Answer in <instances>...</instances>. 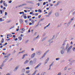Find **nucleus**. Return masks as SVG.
Returning a JSON list of instances; mask_svg holds the SVG:
<instances>
[{
  "label": "nucleus",
  "mask_w": 75,
  "mask_h": 75,
  "mask_svg": "<svg viewBox=\"0 0 75 75\" xmlns=\"http://www.w3.org/2000/svg\"><path fill=\"white\" fill-rule=\"evenodd\" d=\"M18 39L17 38H16L15 39V41H17Z\"/></svg>",
  "instance_id": "4c0bfd02"
},
{
  "label": "nucleus",
  "mask_w": 75,
  "mask_h": 75,
  "mask_svg": "<svg viewBox=\"0 0 75 75\" xmlns=\"http://www.w3.org/2000/svg\"><path fill=\"white\" fill-rule=\"evenodd\" d=\"M37 54H38V55H41V52H40V51H39L37 52Z\"/></svg>",
  "instance_id": "9d476101"
},
{
  "label": "nucleus",
  "mask_w": 75,
  "mask_h": 75,
  "mask_svg": "<svg viewBox=\"0 0 75 75\" xmlns=\"http://www.w3.org/2000/svg\"><path fill=\"white\" fill-rule=\"evenodd\" d=\"M32 24V23H29V25H31Z\"/></svg>",
  "instance_id": "e2e57ef3"
},
{
  "label": "nucleus",
  "mask_w": 75,
  "mask_h": 75,
  "mask_svg": "<svg viewBox=\"0 0 75 75\" xmlns=\"http://www.w3.org/2000/svg\"><path fill=\"white\" fill-rule=\"evenodd\" d=\"M33 61L31 60L30 62V64H33Z\"/></svg>",
  "instance_id": "a211bd4d"
},
{
  "label": "nucleus",
  "mask_w": 75,
  "mask_h": 75,
  "mask_svg": "<svg viewBox=\"0 0 75 75\" xmlns=\"http://www.w3.org/2000/svg\"><path fill=\"white\" fill-rule=\"evenodd\" d=\"M1 43H3L4 42V39L2 38L1 41Z\"/></svg>",
  "instance_id": "1a4fd4ad"
},
{
  "label": "nucleus",
  "mask_w": 75,
  "mask_h": 75,
  "mask_svg": "<svg viewBox=\"0 0 75 75\" xmlns=\"http://www.w3.org/2000/svg\"><path fill=\"white\" fill-rule=\"evenodd\" d=\"M50 25V23H49L48 25H47L45 27L44 29H45V28H46L47 27H48Z\"/></svg>",
  "instance_id": "6e6552de"
},
{
  "label": "nucleus",
  "mask_w": 75,
  "mask_h": 75,
  "mask_svg": "<svg viewBox=\"0 0 75 75\" xmlns=\"http://www.w3.org/2000/svg\"><path fill=\"white\" fill-rule=\"evenodd\" d=\"M35 16H38V13H36L35 14Z\"/></svg>",
  "instance_id": "49530a36"
},
{
  "label": "nucleus",
  "mask_w": 75,
  "mask_h": 75,
  "mask_svg": "<svg viewBox=\"0 0 75 75\" xmlns=\"http://www.w3.org/2000/svg\"><path fill=\"white\" fill-rule=\"evenodd\" d=\"M26 69H30V68H29V67H28L25 68Z\"/></svg>",
  "instance_id": "a878e982"
},
{
  "label": "nucleus",
  "mask_w": 75,
  "mask_h": 75,
  "mask_svg": "<svg viewBox=\"0 0 75 75\" xmlns=\"http://www.w3.org/2000/svg\"><path fill=\"white\" fill-rule=\"evenodd\" d=\"M2 47H3V46H0V48H2Z\"/></svg>",
  "instance_id": "0e129e2a"
},
{
  "label": "nucleus",
  "mask_w": 75,
  "mask_h": 75,
  "mask_svg": "<svg viewBox=\"0 0 75 75\" xmlns=\"http://www.w3.org/2000/svg\"><path fill=\"white\" fill-rule=\"evenodd\" d=\"M48 60H49V58H48L47 59H46V61L47 62H45V64H47V61H48Z\"/></svg>",
  "instance_id": "f3484780"
},
{
  "label": "nucleus",
  "mask_w": 75,
  "mask_h": 75,
  "mask_svg": "<svg viewBox=\"0 0 75 75\" xmlns=\"http://www.w3.org/2000/svg\"><path fill=\"white\" fill-rule=\"evenodd\" d=\"M48 52H49V50H48L47 51H46V52L43 55V56L42 57V58H44V57H45V55H46V54H47V53Z\"/></svg>",
  "instance_id": "f03ea898"
},
{
  "label": "nucleus",
  "mask_w": 75,
  "mask_h": 75,
  "mask_svg": "<svg viewBox=\"0 0 75 75\" xmlns=\"http://www.w3.org/2000/svg\"><path fill=\"white\" fill-rule=\"evenodd\" d=\"M3 4L4 5V6H5V7H7V4L5 3H4Z\"/></svg>",
  "instance_id": "f8f14e48"
},
{
  "label": "nucleus",
  "mask_w": 75,
  "mask_h": 75,
  "mask_svg": "<svg viewBox=\"0 0 75 75\" xmlns=\"http://www.w3.org/2000/svg\"><path fill=\"white\" fill-rule=\"evenodd\" d=\"M5 45H7V42H6L5 43Z\"/></svg>",
  "instance_id": "603ef678"
},
{
  "label": "nucleus",
  "mask_w": 75,
  "mask_h": 75,
  "mask_svg": "<svg viewBox=\"0 0 75 75\" xmlns=\"http://www.w3.org/2000/svg\"><path fill=\"white\" fill-rule=\"evenodd\" d=\"M72 50H73V51H75V47H74L73 48Z\"/></svg>",
  "instance_id": "bb28decb"
},
{
  "label": "nucleus",
  "mask_w": 75,
  "mask_h": 75,
  "mask_svg": "<svg viewBox=\"0 0 75 75\" xmlns=\"http://www.w3.org/2000/svg\"><path fill=\"white\" fill-rule=\"evenodd\" d=\"M11 2H12V1L11 0H10V1H8V3H11Z\"/></svg>",
  "instance_id": "7c9ffc66"
},
{
  "label": "nucleus",
  "mask_w": 75,
  "mask_h": 75,
  "mask_svg": "<svg viewBox=\"0 0 75 75\" xmlns=\"http://www.w3.org/2000/svg\"><path fill=\"white\" fill-rule=\"evenodd\" d=\"M46 4L45 2H44L43 3V5H45Z\"/></svg>",
  "instance_id": "a19ab883"
},
{
  "label": "nucleus",
  "mask_w": 75,
  "mask_h": 75,
  "mask_svg": "<svg viewBox=\"0 0 75 75\" xmlns=\"http://www.w3.org/2000/svg\"><path fill=\"white\" fill-rule=\"evenodd\" d=\"M71 44H73V42L72 41L71 42V43H70Z\"/></svg>",
  "instance_id": "bf43d9fd"
},
{
  "label": "nucleus",
  "mask_w": 75,
  "mask_h": 75,
  "mask_svg": "<svg viewBox=\"0 0 75 75\" xmlns=\"http://www.w3.org/2000/svg\"><path fill=\"white\" fill-rule=\"evenodd\" d=\"M6 75H10V74L9 73H7L6 74Z\"/></svg>",
  "instance_id": "69168bd1"
},
{
  "label": "nucleus",
  "mask_w": 75,
  "mask_h": 75,
  "mask_svg": "<svg viewBox=\"0 0 75 75\" xmlns=\"http://www.w3.org/2000/svg\"><path fill=\"white\" fill-rule=\"evenodd\" d=\"M22 6H23V5H19V7H22Z\"/></svg>",
  "instance_id": "3c124183"
},
{
  "label": "nucleus",
  "mask_w": 75,
  "mask_h": 75,
  "mask_svg": "<svg viewBox=\"0 0 75 75\" xmlns=\"http://www.w3.org/2000/svg\"><path fill=\"white\" fill-rule=\"evenodd\" d=\"M10 39H6V40L7 41H9V40H10Z\"/></svg>",
  "instance_id": "09e8293b"
},
{
  "label": "nucleus",
  "mask_w": 75,
  "mask_h": 75,
  "mask_svg": "<svg viewBox=\"0 0 75 75\" xmlns=\"http://www.w3.org/2000/svg\"><path fill=\"white\" fill-rule=\"evenodd\" d=\"M23 18L25 19H26V18H27V16H26V14H23Z\"/></svg>",
  "instance_id": "20e7f679"
},
{
  "label": "nucleus",
  "mask_w": 75,
  "mask_h": 75,
  "mask_svg": "<svg viewBox=\"0 0 75 75\" xmlns=\"http://www.w3.org/2000/svg\"><path fill=\"white\" fill-rule=\"evenodd\" d=\"M40 3H38V6H40Z\"/></svg>",
  "instance_id": "de8ad7c7"
},
{
  "label": "nucleus",
  "mask_w": 75,
  "mask_h": 75,
  "mask_svg": "<svg viewBox=\"0 0 75 75\" xmlns=\"http://www.w3.org/2000/svg\"><path fill=\"white\" fill-rule=\"evenodd\" d=\"M4 10H6V7H4L3 8Z\"/></svg>",
  "instance_id": "4d7b16f0"
},
{
  "label": "nucleus",
  "mask_w": 75,
  "mask_h": 75,
  "mask_svg": "<svg viewBox=\"0 0 75 75\" xmlns=\"http://www.w3.org/2000/svg\"><path fill=\"white\" fill-rule=\"evenodd\" d=\"M30 71L28 70L26 71V74H29V73H30Z\"/></svg>",
  "instance_id": "9b49d317"
},
{
  "label": "nucleus",
  "mask_w": 75,
  "mask_h": 75,
  "mask_svg": "<svg viewBox=\"0 0 75 75\" xmlns=\"http://www.w3.org/2000/svg\"><path fill=\"white\" fill-rule=\"evenodd\" d=\"M21 30H22V31H25V29L24 28H23L22 29H21Z\"/></svg>",
  "instance_id": "aec40b11"
},
{
  "label": "nucleus",
  "mask_w": 75,
  "mask_h": 75,
  "mask_svg": "<svg viewBox=\"0 0 75 75\" xmlns=\"http://www.w3.org/2000/svg\"><path fill=\"white\" fill-rule=\"evenodd\" d=\"M25 51V50H23V51L22 52H19V54H21V53H23Z\"/></svg>",
  "instance_id": "dca6fc26"
},
{
  "label": "nucleus",
  "mask_w": 75,
  "mask_h": 75,
  "mask_svg": "<svg viewBox=\"0 0 75 75\" xmlns=\"http://www.w3.org/2000/svg\"><path fill=\"white\" fill-rule=\"evenodd\" d=\"M69 47V44H67L66 46V48H68Z\"/></svg>",
  "instance_id": "5701e85b"
},
{
  "label": "nucleus",
  "mask_w": 75,
  "mask_h": 75,
  "mask_svg": "<svg viewBox=\"0 0 75 75\" xmlns=\"http://www.w3.org/2000/svg\"><path fill=\"white\" fill-rule=\"evenodd\" d=\"M67 69V67H65L64 68V70H66Z\"/></svg>",
  "instance_id": "864d4df0"
},
{
  "label": "nucleus",
  "mask_w": 75,
  "mask_h": 75,
  "mask_svg": "<svg viewBox=\"0 0 75 75\" xmlns=\"http://www.w3.org/2000/svg\"><path fill=\"white\" fill-rule=\"evenodd\" d=\"M18 66H17L15 68V70H17V69H18Z\"/></svg>",
  "instance_id": "393cba45"
},
{
  "label": "nucleus",
  "mask_w": 75,
  "mask_h": 75,
  "mask_svg": "<svg viewBox=\"0 0 75 75\" xmlns=\"http://www.w3.org/2000/svg\"><path fill=\"white\" fill-rule=\"evenodd\" d=\"M59 58H57L56 59V61L59 60Z\"/></svg>",
  "instance_id": "2f4dec72"
},
{
  "label": "nucleus",
  "mask_w": 75,
  "mask_h": 75,
  "mask_svg": "<svg viewBox=\"0 0 75 75\" xmlns=\"http://www.w3.org/2000/svg\"><path fill=\"white\" fill-rule=\"evenodd\" d=\"M24 12H25V13H27V11H26L25 10H24Z\"/></svg>",
  "instance_id": "6e6d98bb"
},
{
  "label": "nucleus",
  "mask_w": 75,
  "mask_h": 75,
  "mask_svg": "<svg viewBox=\"0 0 75 75\" xmlns=\"http://www.w3.org/2000/svg\"><path fill=\"white\" fill-rule=\"evenodd\" d=\"M1 8H3V6L2 5L1 6Z\"/></svg>",
  "instance_id": "338daca9"
},
{
  "label": "nucleus",
  "mask_w": 75,
  "mask_h": 75,
  "mask_svg": "<svg viewBox=\"0 0 75 75\" xmlns=\"http://www.w3.org/2000/svg\"><path fill=\"white\" fill-rule=\"evenodd\" d=\"M41 64V63H39L38 64L37 66L35 67V69H36L37 68H38V67H40V66Z\"/></svg>",
  "instance_id": "f257e3e1"
},
{
  "label": "nucleus",
  "mask_w": 75,
  "mask_h": 75,
  "mask_svg": "<svg viewBox=\"0 0 75 75\" xmlns=\"http://www.w3.org/2000/svg\"><path fill=\"white\" fill-rule=\"evenodd\" d=\"M25 23H27L28 22V21L27 20H25Z\"/></svg>",
  "instance_id": "c03bdc74"
},
{
  "label": "nucleus",
  "mask_w": 75,
  "mask_h": 75,
  "mask_svg": "<svg viewBox=\"0 0 75 75\" xmlns=\"http://www.w3.org/2000/svg\"><path fill=\"white\" fill-rule=\"evenodd\" d=\"M3 0H1L0 1V3H3Z\"/></svg>",
  "instance_id": "ea45409f"
},
{
  "label": "nucleus",
  "mask_w": 75,
  "mask_h": 75,
  "mask_svg": "<svg viewBox=\"0 0 75 75\" xmlns=\"http://www.w3.org/2000/svg\"><path fill=\"white\" fill-rule=\"evenodd\" d=\"M61 53L62 54H64V51H63V50H62L61 52Z\"/></svg>",
  "instance_id": "4be33fe9"
},
{
  "label": "nucleus",
  "mask_w": 75,
  "mask_h": 75,
  "mask_svg": "<svg viewBox=\"0 0 75 75\" xmlns=\"http://www.w3.org/2000/svg\"><path fill=\"white\" fill-rule=\"evenodd\" d=\"M28 62V61L27 60L24 62V64H25L27 63Z\"/></svg>",
  "instance_id": "4468645a"
},
{
  "label": "nucleus",
  "mask_w": 75,
  "mask_h": 75,
  "mask_svg": "<svg viewBox=\"0 0 75 75\" xmlns=\"http://www.w3.org/2000/svg\"><path fill=\"white\" fill-rule=\"evenodd\" d=\"M16 37V35H13V38H14V37Z\"/></svg>",
  "instance_id": "052dcab7"
},
{
  "label": "nucleus",
  "mask_w": 75,
  "mask_h": 75,
  "mask_svg": "<svg viewBox=\"0 0 75 75\" xmlns=\"http://www.w3.org/2000/svg\"><path fill=\"white\" fill-rule=\"evenodd\" d=\"M51 14V12H50L49 13H48V15H50Z\"/></svg>",
  "instance_id": "79ce46f5"
},
{
  "label": "nucleus",
  "mask_w": 75,
  "mask_h": 75,
  "mask_svg": "<svg viewBox=\"0 0 75 75\" xmlns=\"http://www.w3.org/2000/svg\"><path fill=\"white\" fill-rule=\"evenodd\" d=\"M31 22L32 23H34V21L33 20H32L31 21Z\"/></svg>",
  "instance_id": "72a5a7b5"
},
{
  "label": "nucleus",
  "mask_w": 75,
  "mask_h": 75,
  "mask_svg": "<svg viewBox=\"0 0 75 75\" xmlns=\"http://www.w3.org/2000/svg\"><path fill=\"white\" fill-rule=\"evenodd\" d=\"M25 57V55H23V56L22 59H24V58Z\"/></svg>",
  "instance_id": "cd10ccee"
},
{
  "label": "nucleus",
  "mask_w": 75,
  "mask_h": 75,
  "mask_svg": "<svg viewBox=\"0 0 75 75\" xmlns=\"http://www.w3.org/2000/svg\"><path fill=\"white\" fill-rule=\"evenodd\" d=\"M31 16H28V18H31Z\"/></svg>",
  "instance_id": "c756f323"
},
{
  "label": "nucleus",
  "mask_w": 75,
  "mask_h": 75,
  "mask_svg": "<svg viewBox=\"0 0 75 75\" xmlns=\"http://www.w3.org/2000/svg\"><path fill=\"white\" fill-rule=\"evenodd\" d=\"M19 30V29L18 28V29H16V31H18Z\"/></svg>",
  "instance_id": "8fccbe9b"
},
{
  "label": "nucleus",
  "mask_w": 75,
  "mask_h": 75,
  "mask_svg": "<svg viewBox=\"0 0 75 75\" xmlns=\"http://www.w3.org/2000/svg\"><path fill=\"white\" fill-rule=\"evenodd\" d=\"M38 11V10H35V12H37Z\"/></svg>",
  "instance_id": "13d9d810"
},
{
  "label": "nucleus",
  "mask_w": 75,
  "mask_h": 75,
  "mask_svg": "<svg viewBox=\"0 0 75 75\" xmlns=\"http://www.w3.org/2000/svg\"><path fill=\"white\" fill-rule=\"evenodd\" d=\"M12 34H15V33H12Z\"/></svg>",
  "instance_id": "774afa93"
},
{
  "label": "nucleus",
  "mask_w": 75,
  "mask_h": 75,
  "mask_svg": "<svg viewBox=\"0 0 75 75\" xmlns=\"http://www.w3.org/2000/svg\"><path fill=\"white\" fill-rule=\"evenodd\" d=\"M20 21L21 23H23V20L21 19L20 20Z\"/></svg>",
  "instance_id": "6ab92c4d"
},
{
  "label": "nucleus",
  "mask_w": 75,
  "mask_h": 75,
  "mask_svg": "<svg viewBox=\"0 0 75 75\" xmlns=\"http://www.w3.org/2000/svg\"><path fill=\"white\" fill-rule=\"evenodd\" d=\"M10 54H9L7 55V56H5L4 58H8V57H10Z\"/></svg>",
  "instance_id": "0eeeda50"
},
{
  "label": "nucleus",
  "mask_w": 75,
  "mask_h": 75,
  "mask_svg": "<svg viewBox=\"0 0 75 75\" xmlns=\"http://www.w3.org/2000/svg\"><path fill=\"white\" fill-rule=\"evenodd\" d=\"M72 48V46H71L67 50V52H68L70 51V50Z\"/></svg>",
  "instance_id": "7ed1b4c3"
},
{
  "label": "nucleus",
  "mask_w": 75,
  "mask_h": 75,
  "mask_svg": "<svg viewBox=\"0 0 75 75\" xmlns=\"http://www.w3.org/2000/svg\"><path fill=\"white\" fill-rule=\"evenodd\" d=\"M41 16L40 15H39L38 16V18H41Z\"/></svg>",
  "instance_id": "f704fd0d"
},
{
  "label": "nucleus",
  "mask_w": 75,
  "mask_h": 75,
  "mask_svg": "<svg viewBox=\"0 0 75 75\" xmlns=\"http://www.w3.org/2000/svg\"><path fill=\"white\" fill-rule=\"evenodd\" d=\"M59 15V14L58 13H55V16H58Z\"/></svg>",
  "instance_id": "412c9836"
},
{
  "label": "nucleus",
  "mask_w": 75,
  "mask_h": 75,
  "mask_svg": "<svg viewBox=\"0 0 75 75\" xmlns=\"http://www.w3.org/2000/svg\"><path fill=\"white\" fill-rule=\"evenodd\" d=\"M34 48H32L31 49V51H34Z\"/></svg>",
  "instance_id": "a18cd8bd"
},
{
  "label": "nucleus",
  "mask_w": 75,
  "mask_h": 75,
  "mask_svg": "<svg viewBox=\"0 0 75 75\" xmlns=\"http://www.w3.org/2000/svg\"><path fill=\"white\" fill-rule=\"evenodd\" d=\"M35 53H34L31 56V58H33V57H34V56H35Z\"/></svg>",
  "instance_id": "39448f33"
},
{
  "label": "nucleus",
  "mask_w": 75,
  "mask_h": 75,
  "mask_svg": "<svg viewBox=\"0 0 75 75\" xmlns=\"http://www.w3.org/2000/svg\"><path fill=\"white\" fill-rule=\"evenodd\" d=\"M33 12H30V14H33Z\"/></svg>",
  "instance_id": "37998d69"
},
{
  "label": "nucleus",
  "mask_w": 75,
  "mask_h": 75,
  "mask_svg": "<svg viewBox=\"0 0 75 75\" xmlns=\"http://www.w3.org/2000/svg\"><path fill=\"white\" fill-rule=\"evenodd\" d=\"M9 36L10 37H12V35H11L10 34L9 35Z\"/></svg>",
  "instance_id": "473e14b6"
},
{
  "label": "nucleus",
  "mask_w": 75,
  "mask_h": 75,
  "mask_svg": "<svg viewBox=\"0 0 75 75\" xmlns=\"http://www.w3.org/2000/svg\"><path fill=\"white\" fill-rule=\"evenodd\" d=\"M27 5V4H22V6H26Z\"/></svg>",
  "instance_id": "b1692460"
},
{
  "label": "nucleus",
  "mask_w": 75,
  "mask_h": 75,
  "mask_svg": "<svg viewBox=\"0 0 75 75\" xmlns=\"http://www.w3.org/2000/svg\"><path fill=\"white\" fill-rule=\"evenodd\" d=\"M47 10H49V8H46Z\"/></svg>",
  "instance_id": "680f3d73"
},
{
  "label": "nucleus",
  "mask_w": 75,
  "mask_h": 75,
  "mask_svg": "<svg viewBox=\"0 0 75 75\" xmlns=\"http://www.w3.org/2000/svg\"><path fill=\"white\" fill-rule=\"evenodd\" d=\"M0 21H2L3 20H2V18H0Z\"/></svg>",
  "instance_id": "58836bf2"
},
{
  "label": "nucleus",
  "mask_w": 75,
  "mask_h": 75,
  "mask_svg": "<svg viewBox=\"0 0 75 75\" xmlns=\"http://www.w3.org/2000/svg\"><path fill=\"white\" fill-rule=\"evenodd\" d=\"M0 12L1 14H3V12L2 11V10H0Z\"/></svg>",
  "instance_id": "c85d7f7f"
},
{
  "label": "nucleus",
  "mask_w": 75,
  "mask_h": 75,
  "mask_svg": "<svg viewBox=\"0 0 75 75\" xmlns=\"http://www.w3.org/2000/svg\"><path fill=\"white\" fill-rule=\"evenodd\" d=\"M7 12H5V15H7Z\"/></svg>",
  "instance_id": "c9c22d12"
},
{
  "label": "nucleus",
  "mask_w": 75,
  "mask_h": 75,
  "mask_svg": "<svg viewBox=\"0 0 75 75\" xmlns=\"http://www.w3.org/2000/svg\"><path fill=\"white\" fill-rule=\"evenodd\" d=\"M39 37V35H38L36 37V38H38Z\"/></svg>",
  "instance_id": "e433bc0d"
},
{
  "label": "nucleus",
  "mask_w": 75,
  "mask_h": 75,
  "mask_svg": "<svg viewBox=\"0 0 75 75\" xmlns=\"http://www.w3.org/2000/svg\"><path fill=\"white\" fill-rule=\"evenodd\" d=\"M38 12H39V13H42V11H41V10L40 9H39L38 10Z\"/></svg>",
  "instance_id": "2eb2a0df"
},
{
  "label": "nucleus",
  "mask_w": 75,
  "mask_h": 75,
  "mask_svg": "<svg viewBox=\"0 0 75 75\" xmlns=\"http://www.w3.org/2000/svg\"><path fill=\"white\" fill-rule=\"evenodd\" d=\"M35 18V16L33 17H32V19H34V18Z\"/></svg>",
  "instance_id": "5fc2aeb1"
},
{
  "label": "nucleus",
  "mask_w": 75,
  "mask_h": 75,
  "mask_svg": "<svg viewBox=\"0 0 75 75\" xmlns=\"http://www.w3.org/2000/svg\"><path fill=\"white\" fill-rule=\"evenodd\" d=\"M18 39L19 40H22V38L21 37H18Z\"/></svg>",
  "instance_id": "ddd939ff"
},
{
  "label": "nucleus",
  "mask_w": 75,
  "mask_h": 75,
  "mask_svg": "<svg viewBox=\"0 0 75 75\" xmlns=\"http://www.w3.org/2000/svg\"><path fill=\"white\" fill-rule=\"evenodd\" d=\"M53 65V63H52L51 64H50L49 66V69H48V70H50V69H51V67Z\"/></svg>",
  "instance_id": "423d86ee"
}]
</instances>
